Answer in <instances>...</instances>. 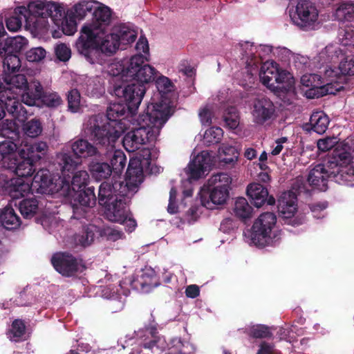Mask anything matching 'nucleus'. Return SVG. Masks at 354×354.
Returning <instances> with one entry per match:
<instances>
[{
	"label": "nucleus",
	"mask_w": 354,
	"mask_h": 354,
	"mask_svg": "<svg viewBox=\"0 0 354 354\" xmlns=\"http://www.w3.org/2000/svg\"><path fill=\"white\" fill-rule=\"evenodd\" d=\"M32 189L31 185L24 183L22 180H11L8 187V192L13 198H18L25 196Z\"/></svg>",
	"instance_id": "obj_40"
},
{
	"label": "nucleus",
	"mask_w": 354,
	"mask_h": 354,
	"mask_svg": "<svg viewBox=\"0 0 354 354\" xmlns=\"http://www.w3.org/2000/svg\"><path fill=\"white\" fill-rule=\"evenodd\" d=\"M278 211L279 214L286 218L293 216L297 212V196L291 191L283 192L278 199Z\"/></svg>",
	"instance_id": "obj_22"
},
{
	"label": "nucleus",
	"mask_w": 354,
	"mask_h": 354,
	"mask_svg": "<svg viewBox=\"0 0 354 354\" xmlns=\"http://www.w3.org/2000/svg\"><path fill=\"white\" fill-rule=\"evenodd\" d=\"M212 164L210 154L207 151H203L190 161L185 169L189 178L198 180L203 177Z\"/></svg>",
	"instance_id": "obj_16"
},
{
	"label": "nucleus",
	"mask_w": 354,
	"mask_h": 354,
	"mask_svg": "<svg viewBox=\"0 0 354 354\" xmlns=\"http://www.w3.org/2000/svg\"><path fill=\"white\" fill-rule=\"evenodd\" d=\"M226 156L222 158L221 161L226 165L236 164L239 159V153L236 149L233 147H226L223 149Z\"/></svg>",
	"instance_id": "obj_59"
},
{
	"label": "nucleus",
	"mask_w": 354,
	"mask_h": 354,
	"mask_svg": "<svg viewBox=\"0 0 354 354\" xmlns=\"http://www.w3.org/2000/svg\"><path fill=\"white\" fill-rule=\"evenodd\" d=\"M129 59L120 62L113 63L109 66V73L113 76H120L123 81L127 82V65Z\"/></svg>",
	"instance_id": "obj_48"
},
{
	"label": "nucleus",
	"mask_w": 354,
	"mask_h": 354,
	"mask_svg": "<svg viewBox=\"0 0 354 354\" xmlns=\"http://www.w3.org/2000/svg\"><path fill=\"white\" fill-rule=\"evenodd\" d=\"M149 57L142 55H135L129 59L127 65V82H135L138 85L146 84L153 82L157 75V70L146 64Z\"/></svg>",
	"instance_id": "obj_7"
},
{
	"label": "nucleus",
	"mask_w": 354,
	"mask_h": 354,
	"mask_svg": "<svg viewBox=\"0 0 354 354\" xmlns=\"http://www.w3.org/2000/svg\"><path fill=\"white\" fill-rule=\"evenodd\" d=\"M292 23L304 30H313L320 26L319 11L315 3L300 0L290 14Z\"/></svg>",
	"instance_id": "obj_6"
},
{
	"label": "nucleus",
	"mask_w": 354,
	"mask_h": 354,
	"mask_svg": "<svg viewBox=\"0 0 354 354\" xmlns=\"http://www.w3.org/2000/svg\"><path fill=\"white\" fill-rule=\"evenodd\" d=\"M233 211L238 218L245 220L252 217L253 209L245 198L239 197L234 202Z\"/></svg>",
	"instance_id": "obj_38"
},
{
	"label": "nucleus",
	"mask_w": 354,
	"mask_h": 354,
	"mask_svg": "<svg viewBox=\"0 0 354 354\" xmlns=\"http://www.w3.org/2000/svg\"><path fill=\"white\" fill-rule=\"evenodd\" d=\"M88 180L89 176L86 171H78L74 174L71 185L66 179L62 180V185L60 187V190L62 191L63 194L70 196L72 194V191L77 192L84 189Z\"/></svg>",
	"instance_id": "obj_23"
},
{
	"label": "nucleus",
	"mask_w": 354,
	"mask_h": 354,
	"mask_svg": "<svg viewBox=\"0 0 354 354\" xmlns=\"http://www.w3.org/2000/svg\"><path fill=\"white\" fill-rule=\"evenodd\" d=\"M43 128L39 120L32 119L26 122L23 126L24 133L28 137L35 138L42 132Z\"/></svg>",
	"instance_id": "obj_51"
},
{
	"label": "nucleus",
	"mask_w": 354,
	"mask_h": 354,
	"mask_svg": "<svg viewBox=\"0 0 354 354\" xmlns=\"http://www.w3.org/2000/svg\"><path fill=\"white\" fill-rule=\"evenodd\" d=\"M26 90L21 95V100L24 104L28 106H34L37 101L41 99L43 87L39 82H35L33 88H27Z\"/></svg>",
	"instance_id": "obj_36"
},
{
	"label": "nucleus",
	"mask_w": 354,
	"mask_h": 354,
	"mask_svg": "<svg viewBox=\"0 0 354 354\" xmlns=\"http://www.w3.org/2000/svg\"><path fill=\"white\" fill-rule=\"evenodd\" d=\"M274 111L273 103L268 98L257 99L253 102L252 115L254 122L257 124H263L270 119Z\"/></svg>",
	"instance_id": "obj_21"
},
{
	"label": "nucleus",
	"mask_w": 354,
	"mask_h": 354,
	"mask_svg": "<svg viewBox=\"0 0 354 354\" xmlns=\"http://www.w3.org/2000/svg\"><path fill=\"white\" fill-rule=\"evenodd\" d=\"M111 21V12L109 7L100 5L95 9L93 15L92 23L88 25L95 24L99 29L104 30V28L109 25Z\"/></svg>",
	"instance_id": "obj_31"
},
{
	"label": "nucleus",
	"mask_w": 354,
	"mask_h": 354,
	"mask_svg": "<svg viewBox=\"0 0 354 354\" xmlns=\"http://www.w3.org/2000/svg\"><path fill=\"white\" fill-rule=\"evenodd\" d=\"M223 131L219 127H212L205 131L204 134V142L207 145H214L220 142L223 137Z\"/></svg>",
	"instance_id": "obj_54"
},
{
	"label": "nucleus",
	"mask_w": 354,
	"mask_h": 354,
	"mask_svg": "<svg viewBox=\"0 0 354 354\" xmlns=\"http://www.w3.org/2000/svg\"><path fill=\"white\" fill-rule=\"evenodd\" d=\"M232 178L226 173L212 175L207 182V192L201 194V205L207 209H214L226 203L230 197Z\"/></svg>",
	"instance_id": "obj_5"
},
{
	"label": "nucleus",
	"mask_w": 354,
	"mask_h": 354,
	"mask_svg": "<svg viewBox=\"0 0 354 354\" xmlns=\"http://www.w3.org/2000/svg\"><path fill=\"white\" fill-rule=\"evenodd\" d=\"M21 161L17 162L14 169L17 175L21 177L31 176L35 171V163L26 158H21Z\"/></svg>",
	"instance_id": "obj_47"
},
{
	"label": "nucleus",
	"mask_w": 354,
	"mask_h": 354,
	"mask_svg": "<svg viewBox=\"0 0 354 354\" xmlns=\"http://www.w3.org/2000/svg\"><path fill=\"white\" fill-rule=\"evenodd\" d=\"M30 12L36 16H41V23H46L47 19L50 18L57 26H61L63 32L67 35H73L77 30V24L74 13L72 10H65L57 3L53 2L35 1L29 3Z\"/></svg>",
	"instance_id": "obj_4"
},
{
	"label": "nucleus",
	"mask_w": 354,
	"mask_h": 354,
	"mask_svg": "<svg viewBox=\"0 0 354 354\" xmlns=\"http://www.w3.org/2000/svg\"><path fill=\"white\" fill-rule=\"evenodd\" d=\"M339 70L341 75H354V58L342 61L339 65Z\"/></svg>",
	"instance_id": "obj_64"
},
{
	"label": "nucleus",
	"mask_w": 354,
	"mask_h": 354,
	"mask_svg": "<svg viewBox=\"0 0 354 354\" xmlns=\"http://www.w3.org/2000/svg\"><path fill=\"white\" fill-rule=\"evenodd\" d=\"M277 217L274 213L264 212L254 221L250 234L252 243L259 247L272 244L275 238L274 229Z\"/></svg>",
	"instance_id": "obj_8"
},
{
	"label": "nucleus",
	"mask_w": 354,
	"mask_h": 354,
	"mask_svg": "<svg viewBox=\"0 0 354 354\" xmlns=\"http://www.w3.org/2000/svg\"><path fill=\"white\" fill-rule=\"evenodd\" d=\"M301 83L303 86L309 88L306 91V95L308 98H319L326 95H335L342 88L339 85L333 86L332 83H326L322 85L319 76L316 74H305L301 77Z\"/></svg>",
	"instance_id": "obj_12"
},
{
	"label": "nucleus",
	"mask_w": 354,
	"mask_h": 354,
	"mask_svg": "<svg viewBox=\"0 0 354 354\" xmlns=\"http://www.w3.org/2000/svg\"><path fill=\"white\" fill-rule=\"evenodd\" d=\"M278 66L274 62H266L263 64L259 72V77L265 86L276 92V79Z\"/></svg>",
	"instance_id": "obj_25"
},
{
	"label": "nucleus",
	"mask_w": 354,
	"mask_h": 354,
	"mask_svg": "<svg viewBox=\"0 0 354 354\" xmlns=\"http://www.w3.org/2000/svg\"><path fill=\"white\" fill-rule=\"evenodd\" d=\"M127 109V104L114 103L109 107L106 116L98 114L90 117L85 124L86 135L100 147H110L126 129L124 118H118L125 114Z\"/></svg>",
	"instance_id": "obj_1"
},
{
	"label": "nucleus",
	"mask_w": 354,
	"mask_h": 354,
	"mask_svg": "<svg viewBox=\"0 0 354 354\" xmlns=\"http://www.w3.org/2000/svg\"><path fill=\"white\" fill-rule=\"evenodd\" d=\"M18 93H10L9 91H1L0 101L8 113L21 122L26 118L27 112L16 97Z\"/></svg>",
	"instance_id": "obj_19"
},
{
	"label": "nucleus",
	"mask_w": 354,
	"mask_h": 354,
	"mask_svg": "<svg viewBox=\"0 0 354 354\" xmlns=\"http://www.w3.org/2000/svg\"><path fill=\"white\" fill-rule=\"evenodd\" d=\"M52 185L53 183L50 171L47 169H40L34 176L31 183V188L32 190L43 194L53 192Z\"/></svg>",
	"instance_id": "obj_26"
},
{
	"label": "nucleus",
	"mask_w": 354,
	"mask_h": 354,
	"mask_svg": "<svg viewBox=\"0 0 354 354\" xmlns=\"http://www.w3.org/2000/svg\"><path fill=\"white\" fill-rule=\"evenodd\" d=\"M82 32V39L86 37L84 46L92 47V49H83L82 54L92 64H104L106 61L105 57L115 54L120 47L118 38L113 29L111 33L104 35V30L99 29L96 25L91 24L84 26Z\"/></svg>",
	"instance_id": "obj_3"
},
{
	"label": "nucleus",
	"mask_w": 354,
	"mask_h": 354,
	"mask_svg": "<svg viewBox=\"0 0 354 354\" xmlns=\"http://www.w3.org/2000/svg\"><path fill=\"white\" fill-rule=\"evenodd\" d=\"M23 22L29 26L33 25L40 30L46 28V23H41V16L32 15L29 10V6L28 8L24 6L17 8L13 15L6 19V26L9 30L17 32L21 28Z\"/></svg>",
	"instance_id": "obj_9"
},
{
	"label": "nucleus",
	"mask_w": 354,
	"mask_h": 354,
	"mask_svg": "<svg viewBox=\"0 0 354 354\" xmlns=\"http://www.w3.org/2000/svg\"><path fill=\"white\" fill-rule=\"evenodd\" d=\"M213 115V106L211 104H206L201 107L198 111V117L203 125H210Z\"/></svg>",
	"instance_id": "obj_56"
},
{
	"label": "nucleus",
	"mask_w": 354,
	"mask_h": 354,
	"mask_svg": "<svg viewBox=\"0 0 354 354\" xmlns=\"http://www.w3.org/2000/svg\"><path fill=\"white\" fill-rule=\"evenodd\" d=\"M1 55L3 58L4 73H15L21 67L20 59L16 53H3Z\"/></svg>",
	"instance_id": "obj_44"
},
{
	"label": "nucleus",
	"mask_w": 354,
	"mask_h": 354,
	"mask_svg": "<svg viewBox=\"0 0 354 354\" xmlns=\"http://www.w3.org/2000/svg\"><path fill=\"white\" fill-rule=\"evenodd\" d=\"M25 324L19 319L12 322V328L9 332V338L11 341L17 342L25 333Z\"/></svg>",
	"instance_id": "obj_55"
},
{
	"label": "nucleus",
	"mask_w": 354,
	"mask_h": 354,
	"mask_svg": "<svg viewBox=\"0 0 354 354\" xmlns=\"http://www.w3.org/2000/svg\"><path fill=\"white\" fill-rule=\"evenodd\" d=\"M3 80L6 84L3 91H9L10 93L19 94L28 88L27 79L23 74L4 73Z\"/></svg>",
	"instance_id": "obj_24"
},
{
	"label": "nucleus",
	"mask_w": 354,
	"mask_h": 354,
	"mask_svg": "<svg viewBox=\"0 0 354 354\" xmlns=\"http://www.w3.org/2000/svg\"><path fill=\"white\" fill-rule=\"evenodd\" d=\"M48 151L46 142L37 141L34 142H22L19 150V157L37 163L44 158Z\"/></svg>",
	"instance_id": "obj_18"
},
{
	"label": "nucleus",
	"mask_w": 354,
	"mask_h": 354,
	"mask_svg": "<svg viewBox=\"0 0 354 354\" xmlns=\"http://www.w3.org/2000/svg\"><path fill=\"white\" fill-rule=\"evenodd\" d=\"M335 17L341 21H354V3L351 1L342 3L336 9Z\"/></svg>",
	"instance_id": "obj_41"
},
{
	"label": "nucleus",
	"mask_w": 354,
	"mask_h": 354,
	"mask_svg": "<svg viewBox=\"0 0 354 354\" xmlns=\"http://www.w3.org/2000/svg\"><path fill=\"white\" fill-rule=\"evenodd\" d=\"M338 172L337 165L328 162L326 165L318 164L310 169L308 176V182L310 185L320 191H326L328 187V180L333 178Z\"/></svg>",
	"instance_id": "obj_11"
},
{
	"label": "nucleus",
	"mask_w": 354,
	"mask_h": 354,
	"mask_svg": "<svg viewBox=\"0 0 354 354\" xmlns=\"http://www.w3.org/2000/svg\"><path fill=\"white\" fill-rule=\"evenodd\" d=\"M143 170L140 160L132 159L129 163L125 184L121 182V183H116L115 187H119L120 189H122L120 190L122 194H125V191L131 194L135 192V189L143 181Z\"/></svg>",
	"instance_id": "obj_14"
},
{
	"label": "nucleus",
	"mask_w": 354,
	"mask_h": 354,
	"mask_svg": "<svg viewBox=\"0 0 354 354\" xmlns=\"http://www.w3.org/2000/svg\"><path fill=\"white\" fill-rule=\"evenodd\" d=\"M167 354H190L193 347L188 342H183L180 338H173L168 344Z\"/></svg>",
	"instance_id": "obj_43"
},
{
	"label": "nucleus",
	"mask_w": 354,
	"mask_h": 354,
	"mask_svg": "<svg viewBox=\"0 0 354 354\" xmlns=\"http://www.w3.org/2000/svg\"><path fill=\"white\" fill-rule=\"evenodd\" d=\"M276 79V91H291L294 84V80L290 73L285 71H277Z\"/></svg>",
	"instance_id": "obj_39"
},
{
	"label": "nucleus",
	"mask_w": 354,
	"mask_h": 354,
	"mask_svg": "<svg viewBox=\"0 0 354 354\" xmlns=\"http://www.w3.org/2000/svg\"><path fill=\"white\" fill-rule=\"evenodd\" d=\"M55 53L58 59L62 62L68 61L71 55L70 48L65 44H59L55 46Z\"/></svg>",
	"instance_id": "obj_61"
},
{
	"label": "nucleus",
	"mask_w": 354,
	"mask_h": 354,
	"mask_svg": "<svg viewBox=\"0 0 354 354\" xmlns=\"http://www.w3.org/2000/svg\"><path fill=\"white\" fill-rule=\"evenodd\" d=\"M93 3H97V2L82 0L78 3L75 4L73 7V9L71 10L74 13V17L80 19H83L88 12L93 10Z\"/></svg>",
	"instance_id": "obj_52"
},
{
	"label": "nucleus",
	"mask_w": 354,
	"mask_h": 354,
	"mask_svg": "<svg viewBox=\"0 0 354 354\" xmlns=\"http://www.w3.org/2000/svg\"><path fill=\"white\" fill-rule=\"evenodd\" d=\"M247 194L254 201V205L259 207L266 201L268 192L261 184L251 183L247 187Z\"/></svg>",
	"instance_id": "obj_30"
},
{
	"label": "nucleus",
	"mask_w": 354,
	"mask_h": 354,
	"mask_svg": "<svg viewBox=\"0 0 354 354\" xmlns=\"http://www.w3.org/2000/svg\"><path fill=\"white\" fill-rule=\"evenodd\" d=\"M130 193L125 191V194L120 191V197H116L114 200L109 203L105 206L106 216L107 218L113 222H122L127 214L126 209V197L129 196Z\"/></svg>",
	"instance_id": "obj_20"
},
{
	"label": "nucleus",
	"mask_w": 354,
	"mask_h": 354,
	"mask_svg": "<svg viewBox=\"0 0 354 354\" xmlns=\"http://www.w3.org/2000/svg\"><path fill=\"white\" fill-rule=\"evenodd\" d=\"M223 118L225 125L231 129H235L239 125V115L235 107L227 108Z\"/></svg>",
	"instance_id": "obj_53"
},
{
	"label": "nucleus",
	"mask_w": 354,
	"mask_h": 354,
	"mask_svg": "<svg viewBox=\"0 0 354 354\" xmlns=\"http://www.w3.org/2000/svg\"><path fill=\"white\" fill-rule=\"evenodd\" d=\"M19 210L24 218L32 217L38 210V201L35 198L24 199L19 203Z\"/></svg>",
	"instance_id": "obj_45"
},
{
	"label": "nucleus",
	"mask_w": 354,
	"mask_h": 354,
	"mask_svg": "<svg viewBox=\"0 0 354 354\" xmlns=\"http://www.w3.org/2000/svg\"><path fill=\"white\" fill-rule=\"evenodd\" d=\"M0 137L6 140H19L20 131L14 120L6 119L0 122Z\"/></svg>",
	"instance_id": "obj_35"
},
{
	"label": "nucleus",
	"mask_w": 354,
	"mask_h": 354,
	"mask_svg": "<svg viewBox=\"0 0 354 354\" xmlns=\"http://www.w3.org/2000/svg\"><path fill=\"white\" fill-rule=\"evenodd\" d=\"M334 158L335 162V164L339 165H348L351 161V155L349 151L346 149H336L335 151Z\"/></svg>",
	"instance_id": "obj_62"
},
{
	"label": "nucleus",
	"mask_w": 354,
	"mask_h": 354,
	"mask_svg": "<svg viewBox=\"0 0 354 354\" xmlns=\"http://www.w3.org/2000/svg\"><path fill=\"white\" fill-rule=\"evenodd\" d=\"M156 272L151 268H145L142 270V274L141 275L142 281L140 283L143 292H149L150 290L147 288L148 286L153 288L158 286V283L156 281H152L153 279L156 278Z\"/></svg>",
	"instance_id": "obj_49"
},
{
	"label": "nucleus",
	"mask_w": 354,
	"mask_h": 354,
	"mask_svg": "<svg viewBox=\"0 0 354 354\" xmlns=\"http://www.w3.org/2000/svg\"><path fill=\"white\" fill-rule=\"evenodd\" d=\"M75 198L79 204L84 207H92L95 205L96 198L94 188L88 187L75 192V195H71Z\"/></svg>",
	"instance_id": "obj_37"
},
{
	"label": "nucleus",
	"mask_w": 354,
	"mask_h": 354,
	"mask_svg": "<svg viewBox=\"0 0 354 354\" xmlns=\"http://www.w3.org/2000/svg\"><path fill=\"white\" fill-rule=\"evenodd\" d=\"M338 143V139L336 137H327L319 139L317 145L319 150L322 151H327L331 149Z\"/></svg>",
	"instance_id": "obj_63"
},
{
	"label": "nucleus",
	"mask_w": 354,
	"mask_h": 354,
	"mask_svg": "<svg viewBox=\"0 0 354 354\" xmlns=\"http://www.w3.org/2000/svg\"><path fill=\"white\" fill-rule=\"evenodd\" d=\"M88 169L91 176L97 180L106 179L112 173L111 166L104 162L93 160L89 163Z\"/></svg>",
	"instance_id": "obj_33"
},
{
	"label": "nucleus",
	"mask_w": 354,
	"mask_h": 354,
	"mask_svg": "<svg viewBox=\"0 0 354 354\" xmlns=\"http://www.w3.org/2000/svg\"><path fill=\"white\" fill-rule=\"evenodd\" d=\"M92 141L93 144L89 142L87 140L81 138L73 142L71 145V149L74 155L78 158H88L93 156H100L102 153V149L109 151L113 150L114 148V144L107 147H100L93 140Z\"/></svg>",
	"instance_id": "obj_17"
},
{
	"label": "nucleus",
	"mask_w": 354,
	"mask_h": 354,
	"mask_svg": "<svg viewBox=\"0 0 354 354\" xmlns=\"http://www.w3.org/2000/svg\"><path fill=\"white\" fill-rule=\"evenodd\" d=\"M145 91V86L138 85L133 82L126 86H118L114 90L116 96L124 99L131 113L138 108Z\"/></svg>",
	"instance_id": "obj_13"
},
{
	"label": "nucleus",
	"mask_w": 354,
	"mask_h": 354,
	"mask_svg": "<svg viewBox=\"0 0 354 354\" xmlns=\"http://www.w3.org/2000/svg\"><path fill=\"white\" fill-rule=\"evenodd\" d=\"M20 149L19 140L0 142V165L5 169H14L19 161Z\"/></svg>",
	"instance_id": "obj_15"
},
{
	"label": "nucleus",
	"mask_w": 354,
	"mask_h": 354,
	"mask_svg": "<svg viewBox=\"0 0 354 354\" xmlns=\"http://www.w3.org/2000/svg\"><path fill=\"white\" fill-rule=\"evenodd\" d=\"M27 44V39L21 36L8 38L0 48V54L19 53L26 47Z\"/></svg>",
	"instance_id": "obj_32"
},
{
	"label": "nucleus",
	"mask_w": 354,
	"mask_h": 354,
	"mask_svg": "<svg viewBox=\"0 0 354 354\" xmlns=\"http://www.w3.org/2000/svg\"><path fill=\"white\" fill-rule=\"evenodd\" d=\"M20 218L12 207L6 206L0 211V227L15 230L20 225Z\"/></svg>",
	"instance_id": "obj_29"
},
{
	"label": "nucleus",
	"mask_w": 354,
	"mask_h": 354,
	"mask_svg": "<svg viewBox=\"0 0 354 354\" xmlns=\"http://www.w3.org/2000/svg\"><path fill=\"white\" fill-rule=\"evenodd\" d=\"M330 120L328 115L322 111H315L312 113L308 124H306L307 131L312 129L319 134L326 132Z\"/></svg>",
	"instance_id": "obj_28"
},
{
	"label": "nucleus",
	"mask_w": 354,
	"mask_h": 354,
	"mask_svg": "<svg viewBox=\"0 0 354 354\" xmlns=\"http://www.w3.org/2000/svg\"><path fill=\"white\" fill-rule=\"evenodd\" d=\"M338 172H336L333 178L339 183L347 185H354V169L351 166L341 167L337 165Z\"/></svg>",
	"instance_id": "obj_42"
},
{
	"label": "nucleus",
	"mask_w": 354,
	"mask_h": 354,
	"mask_svg": "<svg viewBox=\"0 0 354 354\" xmlns=\"http://www.w3.org/2000/svg\"><path fill=\"white\" fill-rule=\"evenodd\" d=\"M46 51L42 47L32 48L26 53V58L30 62H39L46 57Z\"/></svg>",
	"instance_id": "obj_57"
},
{
	"label": "nucleus",
	"mask_w": 354,
	"mask_h": 354,
	"mask_svg": "<svg viewBox=\"0 0 354 354\" xmlns=\"http://www.w3.org/2000/svg\"><path fill=\"white\" fill-rule=\"evenodd\" d=\"M57 161L63 173L73 171L79 165V162L73 160L71 156L64 152H60L57 154Z\"/></svg>",
	"instance_id": "obj_46"
},
{
	"label": "nucleus",
	"mask_w": 354,
	"mask_h": 354,
	"mask_svg": "<svg viewBox=\"0 0 354 354\" xmlns=\"http://www.w3.org/2000/svg\"><path fill=\"white\" fill-rule=\"evenodd\" d=\"M113 30L114 34L118 38L119 46L133 43L137 37L136 30L125 25L115 26L113 28Z\"/></svg>",
	"instance_id": "obj_34"
},
{
	"label": "nucleus",
	"mask_w": 354,
	"mask_h": 354,
	"mask_svg": "<svg viewBox=\"0 0 354 354\" xmlns=\"http://www.w3.org/2000/svg\"><path fill=\"white\" fill-rule=\"evenodd\" d=\"M127 158L121 150H115L111 158V169L116 174L121 173L125 167Z\"/></svg>",
	"instance_id": "obj_50"
},
{
	"label": "nucleus",
	"mask_w": 354,
	"mask_h": 354,
	"mask_svg": "<svg viewBox=\"0 0 354 354\" xmlns=\"http://www.w3.org/2000/svg\"><path fill=\"white\" fill-rule=\"evenodd\" d=\"M68 109L76 113L80 109V94L76 89L71 90L68 95Z\"/></svg>",
	"instance_id": "obj_58"
},
{
	"label": "nucleus",
	"mask_w": 354,
	"mask_h": 354,
	"mask_svg": "<svg viewBox=\"0 0 354 354\" xmlns=\"http://www.w3.org/2000/svg\"><path fill=\"white\" fill-rule=\"evenodd\" d=\"M169 118V109L165 104H151L142 118L140 127L129 131L123 138L125 149L134 152L143 145L156 140L163 124Z\"/></svg>",
	"instance_id": "obj_2"
},
{
	"label": "nucleus",
	"mask_w": 354,
	"mask_h": 354,
	"mask_svg": "<svg viewBox=\"0 0 354 354\" xmlns=\"http://www.w3.org/2000/svg\"><path fill=\"white\" fill-rule=\"evenodd\" d=\"M51 262L55 269L64 277H72L85 270L82 260L67 252L55 254Z\"/></svg>",
	"instance_id": "obj_10"
},
{
	"label": "nucleus",
	"mask_w": 354,
	"mask_h": 354,
	"mask_svg": "<svg viewBox=\"0 0 354 354\" xmlns=\"http://www.w3.org/2000/svg\"><path fill=\"white\" fill-rule=\"evenodd\" d=\"M116 183H121V182H115L114 184H111L108 182L102 183L99 188L98 200L101 205L106 206L109 203L113 201L115 198L120 197V187H115ZM122 190V189H121Z\"/></svg>",
	"instance_id": "obj_27"
},
{
	"label": "nucleus",
	"mask_w": 354,
	"mask_h": 354,
	"mask_svg": "<svg viewBox=\"0 0 354 354\" xmlns=\"http://www.w3.org/2000/svg\"><path fill=\"white\" fill-rule=\"evenodd\" d=\"M41 101L48 107H57L62 102V98L56 93H43Z\"/></svg>",
	"instance_id": "obj_60"
}]
</instances>
